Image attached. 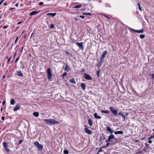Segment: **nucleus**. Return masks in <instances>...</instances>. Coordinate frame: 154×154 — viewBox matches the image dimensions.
I'll return each mask as SVG.
<instances>
[{
  "instance_id": "f257e3e1",
  "label": "nucleus",
  "mask_w": 154,
  "mask_h": 154,
  "mask_svg": "<svg viewBox=\"0 0 154 154\" xmlns=\"http://www.w3.org/2000/svg\"><path fill=\"white\" fill-rule=\"evenodd\" d=\"M44 122L47 125H52L56 124H59V122L54 119H45L43 120Z\"/></svg>"
},
{
  "instance_id": "f03ea898",
  "label": "nucleus",
  "mask_w": 154,
  "mask_h": 154,
  "mask_svg": "<svg viewBox=\"0 0 154 154\" xmlns=\"http://www.w3.org/2000/svg\"><path fill=\"white\" fill-rule=\"evenodd\" d=\"M47 79L49 81L52 79V73L51 72V69L50 68H48L47 69Z\"/></svg>"
},
{
  "instance_id": "7ed1b4c3",
  "label": "nucleus",
  "mask_w": 154,
  "mask_h": 154,
  "mask_svg": "<svg viewBox=\"0 0 154 154\" xmlns=\"http://www.w3.org/2000/svg\"><path fill=\"white\" fill-rule=\"evenodd\" d=\"M109 109L111 111L114 116H116L117 115L118 110L115 109L113 107H110Z\"/></svg>"
},
{
  "instance_id": "20e7f679",
  "label": "nucleus",
  "mask_w": 154,
  "mask_h": 154,
  "mask_svg": "<svg viewBox=\"0 0 154 154\" xmlns=\"http://www.w3.org/2000/svg\"><path fill=\"white\" fill-rule=\"evenodd\" d=\"M35 146H36L38 148V150L39 151L41 150L43 148L42 145L40 144L38 142H35L34 143Z\"/></svg>"
},
{
  "instance_id": "39448f33",
  "label": "nucleus",
  "mask_w": 154,
  "mask_h": 154,
  "mask_svg": "<svg viewBox=\"0 0 154 154\" xmlns=\"http://www.w3.org/2000/svg\"><path fill=\"white\" fill-rule=\"evenodd\" d=\"M75 44L80 49L83 50L84 49L82 42H76Z\"/></svg>"
},
{
  "instance_id": "423d86ee",
  "label": "nucleus",
  "mask_w": 154,
  "mask_h": 154,
  "mask_svg": "<svg viewBox=\"0 0 154 154\" xmlns=\"http://www.w3.org/2000/svg\"><path fill=\"white\" fill-rule=\"evenodd\" d=\"M84 77L87 80H91L92 79V77L86 73L84 74Z\"/></svg>"
},
{
  "instance_id": "0eeeda50",
  "label": "nucleus",
  "mask_w": 154,
  "mask_h": 154,
  "mask_svg": "<svg viewBox=\"0 0 154 154\" xmlns=\"http://www.w3.org/2000/svg\"><path fill=\"white\" fill-rule=\"evenodd\" d=\"M71 70V68L70 67V66L67 64V63H65V67L64 69V70L66 72H69Z\"/></svg>"
},
{
  "instance_id": "6e6552de",
  "label": "nucleus",
  "mask_w": 154,
  "mask_h": 154,
  "mask_svg": "<svg viewBox=\"0 0 154 154\" xmlns=\"http://www.w3.org/2000/svg\"><path fill=\"white\" fill-rule=\"evenodd\" d=\"M107 53V51H104L103 52L102 54L101 55L100 59L103 60V59L105 57V55Z\"/></svg>"
},
{
  "instance_id": "1a4fd4ad",
  "label": "nucleus",
  "mask_w": 154,
  "mask_h": 154,
  "mask_svg": "<svg viewBox=\"0 0 154 154\" xmlns=\"http://www.w3.org/2000/svg\"><path fill=\"white\" fill-rule=\"evenodd\" d=\"M20 107H21L20 106L19 104H17L16 106L14 108V109H13L14 111L15 112L17 111L18 110H19L20 109Z\"/></svg>"
},
{
  "instance_id": "9d476101",
  "label": "nucleus",
  "mask_w": 154,
  "mask_h": 154,
  "mask_svg": "<svg viewBox=\"0 0 154 154\" xmlns=\"http://www.w3.org/2000/svg\"><path fill=\"white\" fill-rule=\"evenodd\" d=\"M84 130L85 132L87 134H91L92 133V131L87 128H85Z\"/></svg>"
},
{
  "instance_id": "9b49d317",
  "label": "nucleus",
  "mask_w": 154,
  "mask_h": 154,
  "mask_svg": "<svg viewBox=\"0 0 154 154\" xmlns=\"http://www.w3.org/2000/svg\"><path fill=\"white\" fill-rule=\"evenodd\" d=\"M106 130L109 132L110 133V134H112L113 132V130H112L111 128L109 126H107L106 127Z\"/></svg>"
},
{
  "instance_id": "f8f14e48",
  "label": "nucleus",
  "mask_w": 154,
  "mask_h": 154,
  "mask_svg": "<svg viewBox=\"0 0 154 154\" xmlns=\"http://www.w3.org/2000/svg\"><path fill=\"white\" fill-rule=\"evenodd\" d=\"M88 123L89 124V125L90 126H92L93 123V121L90 118H89L88 119Z\"/></svg>"
},
{
  "instance_id": "ddd939ff",
  "label": "nucleus",
  "mask_w": 154,
  "mask_h": 154,
  "mask_svg": "<svg viewBox=\"0 0 154 154\" xmlns=\"http://www.w3.org/2000/svg\"><path fill=\"white\" fill-rule=\"evenodd\" d=\"M103 60L100 59V61L97 64L96 66L97 67H100L101 66L102 64L103 63Z\"/></svg>"
},
{
  "instance_id": "4468645a",
  "label": "nucleus",
  "mask_w": 154,
  "mask_h": 154,
  "mask_svg": "<svg viewBox=\"0 0 154 154\" xmlns=\"http://www.w3.org/2000/svg\"><path fill=\"white\" fill-rule=\"evenodd\" d=\"M17 75L20 77H22L23 76V73L21 72V71H17L16 72Z\"/></svg>"
},
{
  "instance_id": "2eb2a0df",
  "label": "nucleus",
  "mask_w": 154,
  "mask_h": 154,
  "mask_svg": "<svg viewBox=\"0 0 154 154\" xmlns=\"http://www.w3.org/2000/svg\"><path fill=\"white\" fill-rule=\"evenodd\" d=\"M39 12H40V11H33L30 13V14H29V15L30 16L33 15H35L36 14H37L39 13Z\"/></svg>"
},
{
  "instance_id": "dca6fc26",
  "label": "nucleus",
  "mask_w": 154,
  "mask_h": 154,
  "mask_svg": "<svg viewBox=\"0 0 154 154\" xmlns=\"http://www.w3.org/2000/svg\"><path fill=\"white\" fill-rule=\"evenodd\" d=\"M94 117L97 119H100L101 118V117L98 115L97 113H95L94 114Z\"/></svg>"
},
{
  "instance_id": "f3484780",
  "label": "nucleus",
  "mask_w": 154,
  "mask_h": 154,
  "mask_svg": "<svg viewBox=\"0 0 154 154\" xmlns=\"http://www.w3.org/2000/svg\"><path fill=\"white\" fill-rule=\"evenodd\" d=\"M81 87L82 88V89L83 90H85V88H86V85L84 83H81Z\"/></svg>"
},
{
  "instance_id": "a211bd4d",
  "label": "nucleus",
  "mask_w": 154,
  "mask_h": 154,
  "mask_svg": "<svg viewBox=\"0 0 154 154\" xmlns=\"http://www.w3.org/2000/svg\"><path fill=\"white\" fill-rule=\"evenodd\" d=\"M56 15V13H48L47 14V15H48V16L50 15L53 17H54Z\"/></svg>"
},
{
  "instance_id": "6ab92c4d",
  "label": "nucleus",
  "mask_w": 154,
  "mask_h": 154,
  "mask_svg": "<svg viewBox=\"0 0 154 154\" xmlns=\"http://www.w3.org/2000/svg\"><path fill=\"white\" fill-rule=\"evenodd\" d=\"M128 29L131 31L134 32H136L139 33V31L138 30H135L134 29H132L131 28H129Z\"/></svg>"
},
{
  "instance_id": "aec40b11",
  "label": "nucleus",
  "mask_w": 154,
  "mask_h": 154,
  "mask_svg": "<svg viewBox=\"0 0 154 154\" xmlns=\"http://www.w3.org/2000/svg\"><path fill=\"white\" fill-rule=\"evenodd\" d=\"M101 112L102 113H106V114H108V113H109L110 112L108 110H101Z\"/></svg>"
},
{
  "instance_id": "412c9836",
  "label": "nucleus",
  "mask_w": 154,
  "mask_h": 154,
  "mask_svg": "<svg viewBox=\"0 0 154 154\" xmlns=\"http://www.w3.org/2000/svg\"><path fill=\"white\" fill-rule=\"evenodd\" d=\"M114 137H115L114 135L112 134H111V135L109 136L108 137V140H110L111 139H113L114 138Z\"/></svg>"
},
{
  "instance_id": "4be33fe9",
  "label": "nucleus",
  "mask_w": 154,
  "mask_h": 154,
  "mask_svg": "<svg viewBox=\"0 0 154 154\" xmlns=\"http://www.w3.org/2000/svg\"><path fill=\"white\" fill-rule=\"evenodd\" d=\"M69 82L71 83H73L74 84L76 83V82L75 81V79L74 78H72L69 80Z\"/></svg>"
},
{
  "instance_id": "5701e85b",
  "label": "nucleus",
  "mask_w": 154,
  "mask_h": 154,
  "mask_svg": "<svg viewBox=\"0 0 154 154\" xmlns=\"http://www.w3.org/2000/svg\"><path fill=\"white\" fill-rule=\"evenodd\" d=\"M33 115L36 117H37L39 116V113L38 112H35L33 113Z\"/></svg>"
},
{
  "instance_id": "b1692460",
  "label": "nucleus",
  "mask_w": 154,
  "mask_h": 154,
  "mask_svg": "<svg viewBox=\"0 0 154 154\" xmlns=\"http://www.w3.org/2000/svg\"><path fill=\"white\" fill-rule=\"evenodd\" d=\"M15 103V101L14 99H11L10 101V103L11 105H14Z\"/></svg>"
},
{
  "instance_id": "393cba45",
  "label": "nucleus",
  "mask_w": 154,
  "mask_h": 154,
  "mask_svg": "<svg viewBox=\"0 0 154 154\" xmlns=\"http://www.w3.org/2000/svg\"><path fill=\"white\" fill-rule=\"evenodd\" d=\"M82 5H77L73 7V8H81L82 7Z\"/></svg>"
},
{
  "instance_id": "a878e982",
  "label": "nucleus",
  "mask_w": 154,
  "mask_h": 154,
  "mask_svg": "<svg viewBox=\"0 0 154 154\" xmlns=\"http://www.w3.org/2000/svg\"><path fill=\"white\" fill-rule=\"evenodd\" d=\"M83 15H89V16H91L92 14L91 13H83Z\"/></svg>"
},
{
  "instance_id": "bb28decb",
  "label": "nucleus",
  "mask_w": 154,
  "mask_h": 154,
  "mask_svg": "<svg viewBox=\"0 0 154 154\" xmlns=\"http://www.w3.org/2000/svg\"><path fill=\"white\" fill-rule=\"evenodd\" d=\"M117 114L118 115H121L122 117H124V120H125V116L123 114H122L121 112H119L118 113H117Z\"/></svg>"
},
{
  "instance_id": "cd10ccee",
  "label": "nucleus",
  "mask_w": 154,
  "mask_h": 154,
  "mask_svg": "<svg viewBox=\"0 0 154 154\" xmlns=\"http://www.w3.org/2000/svg\"><path fill=\"white\" fill-rule=\"evenodd\" d=\"M7 144V143L5 142L3 143V146L4 148H5L6 147H7V146H8Z\"/></svg>"
},
{
  "instance_id": "c85d7f7f",
  "label": "nucleus",
  "mask_w": 154,
  "mask_h": 154,
  "mask_svg": "<svg viewBox=\"0 0 154 154\" xmlns=\"http://www.w3.org/2000/svg\"><path fill=\"white\" fill-rule=\"evenodd\" d=\"M69 152L67 150H64L63 153L64 154H68Z\"/></svg>"
},
{
  "instance_id": "c756f323",
  "label": "nucleus",
  "mask_w": 154,
  "mask_h": 154,
  "mask_svg": "<svg viewBox=\"0 0 154 154\" xmlns=\"http://www.w3.org/2000/svg\"><path fill=\"white\" fill-rule=\"evenodd\" d=\"M5 150L6 151L8 152H10V149L8 148L7 147H6V148H5Z\"/></svg>"
},
{
  "instance_id": "7c9ffc66",
  "label": "nucleus",
  "mask_w": 154,
  "mask_h": 154,
  "mask_svg": "<svg viewBox=\"0 0 154 154\" xmlns=\"http://www.w3.org/2000/svg\"><path fill=\"white\" fill-rule=\"evenodd\" d=\"M137 5L138 6V9L139 10H140V11H141L142 9H141V6H140V3H138L137 4Z\"/></svg>"
},
{
  "instance_id": "2f4dec72",
  "label": "nucleus",
  "mask_w": 154,
  "mask_h": 154,
  "mask_svg": "<svg viewBox=\"0 0 154 154\" xmlns=\"http://www.w3.org/2000/svg\"><path fill=\"white\" fill-rule=\"evenodd\" d=\"M140 37L141 38H143L145 37V35L143 34L140 35Z\"/></svg>"
},
{
  "instance_id": "473e14b6",
  "label": "nucleus",
  "mask_w": 154,
  "mask_h": 154,
  "mask_svg": "<svg viewBox=\"0 0 154 154\" xmlns=\"http://www.w3.org/2000/svg\"><path fill=\"white\" fill-rule=\"evenodd\" d=\"M118 134H122L123 133V132L121 131H118Z\"/></svg>"
},
{
  "instance_id": "72a5a7b5",
  "label": "nucleus",
  "mask_w": 154,
  "mask_h": 154,
  "mask_svg": "<svg viewBox=\"0 0 154 154\" xmlns=\"http://www.w3.org/2000/svg\"><path fill=\"white\" fill-rule=\"evenodd\" d=\"M67 75V73L66 72H64L62 76L63 77H64V76H65Z\"/></svg>"
},
{
  "instance_id": "f704fd0d",
  "label": "nucleus",
  "mask_w": 154,
  "mask_h": 154,
  "mask_svg": "<svg viewBox=\"0 0 154 154\" xmlns=\"http://www.w3.org/2000/svg\"><path fill=\"white\" fill-rule=\"evenodd\" d=\"M100 72V71L99 70L97 71V75L98 77L99 76V73Z\"/></svg>"
},
{
  "instance_id": "c9c22d12",
  "label": "nucleus",
  "mask_w": 154,
  "mask_h": 154,
  "mask_svg": "<svg viewBox=\"0 0 154 154\" xmlns=\"http://www.w3.org/2000/svg\"><path fill=\"white\" fill-rule=\"evenodd\" d=\"M150 75L151 76L152 79H154V74H150Z\"/></svg>"
},
{
  "instance_id": "e433bc0d",
  "label": "nucleus",
  "mask_w": 154,
  "mask_h": 154,
  "mask_svg": "<svg viewBox=\"0 0 154 154\" xmlns=\"http://www.w3.org/2000/svg\"><path fill=\"white\" fill-rule=\"evenodd\" d=\"M54 26L53 24H51L50 25V27L51 28H52L54 27Z\"/></svg>"
},
{
  "instance_id": "4c0bfd02",
  "label": "nucleus",
  "mask_w": 154,
  "mask_h": 154,
  "mask_svg": "<svg viewBox=\"0 0 154 154\" xmlns=\"http://www.w3.org/2000/svg\"><path fill=\"white\" fill-rule=\"evenodd\" d=\"M154 138V135L151 136L149 138L148 140H150L151 139Z\"/></svg>"
},
{
  "instance_id": "58836bf2",
  "label": "nucleus",
  "mask_w": 154,
  "mask_h": 154,
  "mask_svg": "<svg viewBox=\"0 0 154 154\" xmlns=\"http://www.w3.org/2000/svg\"><path fill=\"white\" fill-rule=\"evenodd\" d=\"M139 33H142L143 32V29H141L139 30Z\"/></svg>"
},
{
  "instance_id": "ea45409f",
  "label": "nucleus",
  "mask_w": 154,
  "mask_h": 154,
  "mask_svg": "<svg viewBox=\"0 0 154 154\" xmlns=\"http://www.w3.org/2000/svg\"><path fill=\"white\" fill-rule=\"evenodd\" d=\"M19 58H20V57H18L16 60H15V63H17L18 61L19 60Z\"/></svg>"
},
{
  "instance_id": "a19ab883",
  "label": "nucleus",
  "mask_w": 154,
  "mask_h": 154,
  "mask_svg": "<svg viewBox=\"0 0 154 154\" xmlns=\"http://www.w3.org/2000/svg\"><path fill=\"white\" fill-rule=\"evenodd\" d=\"M11 57H10V58L8 59V61H7V64H9V61H10V60H11Z\"/></svg>"
},
{
  "instance_id": "79ce46f5",
  "label": "nucleus",
  "mask_w": 154,
  "mask_h": 154,
  "mask_svg": "<svg viewBox=\"0 0 154 154\" xmlns=\"http://www.w3.org/2000/svg\"><path fill=\"white\" fill-rule=\"evenodd\" d=\"M109 144V143H107L106 144V146H103L101 147V148H105L107 146H108Z\"/></svg>"
},
{
  "instance_id": "37998d69",
  "label": "nucleus",
  "mask_w": 154,
  "mask_h": 154,
  "mask_svg": "<svg viewBox=\"0 0 154 154\" xmlns=\"http://www.w3.org/2000/svg\"><path fill=\"white\" fill-rule=\"evenodd\" d=\"M8 26H9L7 25H6V26H4L3 27V29H6V28H8Z\"/></svg>"
},
{
  "instance_id": "c03bdc74",
  "label": "nucleus",
  "mask_w": 154,
  "mask_h": 154,
  "mask_svg": "<svg viewBox=\"0 0 154 154\" xmlns=\"http://www.w3.org/2000/svg\"><path fill=\"white\" fill-rule=\"evenodd\" d=\"M18 36H17L15 40V43H17V42L18 41Z\"/></svg>"
},
{
  "instance_id": "a18cd8bd",
  "label": "nucleus",
  "mask_w": 154,
  "mask_h": 154,
  "mask_svg": "<svg viewBox=\"0 0 154 154\" xmlns=\"http://www.w3.org/2000/svg\"><path fill=\"white\" fill-rule=\"evenodd\" d=\"M38 4L39 5H42L43 4V3L42 2H40Z\"/></svg>"
},
{
  "instance_id": "49530a36",
  "label": "nucleus",
  "mask_w": 154,
  "mask_h": 154,
  "mask_svg": "<svg viewBox=\"0 0 154 154\" xmlns=\"http://www.w3.org/2000/svg\"><path fill=\"white\" fill-rule=\"evenodd\" d=\"M64 52L66 54H69V52L66 50Z\"/></svg>"
},
{
  "instance_id": "de8ad7c7",
  "label": "nucleus",
  "mask_w": 154,
  "mask_h": 154,
  "mask_svg": "<svg viewBox=\"0 0 154 154\" xmlns=\"http://www.w3.org/2000/svg\"><path fill=\"white\" fill-rule=\"evenodd\" d=\"M2 119L3 120V121H4L5 119V117L4 116H2Z\"/></svg>"
},
{
  "instance_id": "09e8293b",
  "label": "nucleus",
  "mask_w": 154,
  "mask_h": 154,
  "mask_svg": "<svg viewBox=\"0 0 154 154\" xmlns=\"http://www.w3.org/2000/svg\"><path fill=\"white\" fill-rule=\"evenodd\" d=\"M5 0H1L0 2V5H1L2 2L4 1Z\"/></svg>"
},
{
  "instance_id": "8fccbe9b",
  "label": "nucleus",
  "mask_w": 154,
  "mask_h": 154,
  "mask_svg": "<svg viewBox=\"0 0 154 154\" xmlns=\"http://www.w3.org/2000/svg\"><path fill=\"white\" fill-rule=\"evenodd\" d=\"M145 145L146 146L149 147V145L147 144L146 143H145Z\"/></svg>"
},
{
  "instance_id": "3c124183",
  "label": "nucleus",
  "mask_w": 154,
  "mask_h": 154,
  "mask_svg": "<svg viewBox=\"0 0 154 154\" xmlns=\"http://www.w3.org/2000/svg\"><path fill=\"white\" fill-rule=\"evenodd\" d=\"M23 142L22 140H20L19 141V142L20 144H21Z\"/></svg>"
},
{
  "instance_id": "603ef678",
  "label": "nucleus",
  "mask_w": 154,
  "mask_h": 154,
  "mask_svg": "<svg viewBox=\"0 0 154 154\" xmlns=\"http://www.w3.org/2000/svg\"><path fill=\"white\" fill-rule=\"evenodd\" d=\"M148 142L149 143H152V141L150 140H148Z\"/></svg>"
},
{
  "instance_id": "864d4df0",
  "label": "nucleus",
  "mask_w": 154,
  "mask_h": 154,
  "mask_svg": "<svg viewBox=\"0 0 154 154\" xmlns=\"http://www.w3.org/2000/svg\"><path fill=\"white\" fill-rule=\"evenodd\" d=\"M5 77H6V75L5 74H4L2 77V78L3 79H4L5 78Z\"/></svg>"
},
{
  "instance_id": "5fc2aeb1",
  "label": "nucleus",
  "mask_w": 154,
  "mask_h": 154,
  "mask_svg": "<svg viewBox=\"0 0 154 154\" xmlns=\"http://www.w3.org/2000/svg\"><path fill=\"white\" fill-rule=\"evenodd\" d=\"M5 103V101H3L2 102V104L3 105H4Z\"/></svg>"
},
{
  "instance_id": "6e6d98bb",
  "label": "nucleus",
  "mask_w": 154,
  "mask_h": 154,
  "mask_svg": "<svg viewBox=\"0 0 154 154\" xmlns=\"http://www.w3.org/2000/svg\"><path fill=\"white\" fill-rule=\"evenodd\" d=\"M80 17L82 18H85V17L84 16H82V15H81L79 16Z\"/></svg>"
},
{
  "instance_id": "4d7b16f0",
  "label": "nucleus",
  "mask_w": 154,
  "mask_h": 154,
  "mask_svg": "<svg viewBox=\"0 0 154 154\" xmlns=\"http://www.w3.org/2000/svg\"><path fill=\"white\" fill-rule=\"evenodd\" d=\"M22 21H20L17 23V24L18 25H20L22 23Z\"/></svg>"
},
{
  "instance_id": "13d9d810",
  "label": "nucleus",
  "mask_w": 154,
  "mask_h": 154,
  "mask_svg": "<svg viewBox=\"0 0 154 154\" xmlns=\"http://www.w3.org/2000/svg\"><path fill=\"white\" fill-rule=\"evenodd\" d=\"M114 133L115 134H118V131H115L114 132Z\"/></svg>"
},
{
  "instance_id": "bf43d9fd",
  "label": "nucleus",
  "mask_w": 154,
  "mask_h": 154,
  "mask_svg": "<svg viewBox=\"0 0 154 154\" xmlns=\"http://www.w3.org/2000/svg\"><path fill=\"white\" fill-rule=\"evenodd\" d=\"M15 6L17 7H18V3H16L15 5Z\"/></svg>"
},
{
  "instance_id": "052dcab7",
  "label": "nucleus",
  "mask_w": 154,
  "mask_h": 154,
  "mask_svg": "<svg viewBox=\"0 0 154 154\" xmlns=\"http://www.w3.org/2000/svg\"><path fill=\"white\" fill-rule=\"evenodd\" d=\"M8 4V3L5 2L4 3V5H7Z\"/></svg>"
},
{
  "instance_id": "680f3d73",
  "label": "nucleus",
  "mask_w": 154,
  "mask_h": 154,
  "mask_svg": "<svg viewBox=\"0 0 154 154\" xmlns=\"http://www.w3.org/2000/svg\"><path fill=\"white\" fill-rule=\"evenodd\" d=\"M14 9V8H10L9 9V10H10V11H11V10H13V9Z\"/></svg>"
},
{
  "instance_id": "e2e57ef3",
  "label": "nucleus",
  "mask_w": 154,
  "mask_h": 154,
  "mask_svg": "<svg viewBox=\"0 0 154 154\" xmlns=\"http://www.w3.org/2000/svg\"><path fill=\"white\" fill-rule=\"evenodd\" d=\"M103 16H105V17H107V18L108 19H110V18L109 17H107L106 16V15H103Z\"/></svg>"
},
{
  "instance_id": "0e129e2a",
  "label": "nucleus",
  "mask_w": 154,
  "mask_h": 154,
  "mask_svg": "<svg viewBox=\"0 0 154 154\" xmlns=\"http://www.w3.org/2000/svg\"><path fill=\"white\" fill-rule=\"evenodd\" d=\"M110 140H108V139L107 140H106V142H109L110 141Z\"/></svg>"
},
{
  "instance_id": "69168bd1",
  "label": "nucleus",
  "mask_w": 154,
  "mask_h": 154,
  "mask_svg": "<svg viewBox=\"0 0 154 154\" xmlns=\"http://www.w3.org/2000/svg\"><path fill=\"white\" fill-rule=\"evenodd\" d=\"M82 72H84L85 71V69H83L82 70Z\"/></svg>"
},
{
  "instance_id": "338daca9",
  "label": "nucleus",
  "mask_w": 154,
  "mask_h": 154,
  "mask_svg": "<svg viewBox=\"0 0 154 154\" xmlns=\"http://www.w3.org/2000/svg\"><path fill=\"white\" fill-rule=\"evenodd\" d=\"M23 47L22 48V49L21 50V51H21V52H22V51H23Z\"/></svg>"
},
{
  "instance_id": "774afa93",
  "label": "nucleus",
  "mask_w": 154,
  "mask_h": 154,
  "mask_svg": "<svg viewBox=\"0 0 154 154\" xmlns=\"http://www.w3.org/2000/svg\"><path fill=\"white\" fill-rule=\"evenodd\" d=\"M16 54V52L15 53V54L14 55V57H15V56Z\"/></svg>"
}]
</instances>
